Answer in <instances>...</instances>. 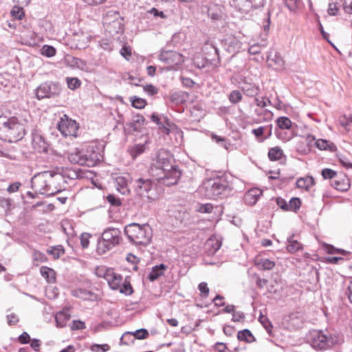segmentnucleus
I'll use <instances>...</instances> for the list:
<instances>
[{
  "label": "nucleus",
  "mask_w": 352,
  "mask_h": 352,
  "mask_svg": "<svg viewBox=\"0 0 352 352\" xmlns=\"http://www.w3.org/2000/svg\"><path fill=\"white\" fill-rule=\"evenodd\" d=\"M63 177L58 173L44 171L36 174L31 179V188L41 195L53 196L62 190Z\"/></svg>",
  "instance_id": "f257e3e1"
},
{
  "label": "nucleus",
  "mask_w": 352,
  "mask_h": 352,
  "mask_svg": "<svg viewBox=\"0 0 352 352\" xmlns=\"http://www.w3.org/2000/svg\"><path fill=\"white\" fill-rule=\"evenodd\" d=\"M104 147L102 144L91 143L80 149L76 148L69 154L68 159L72 164L93 167L102 160Z\"/></svg>",
  "instance_id": "f03ea898"
},
{
  "label": "nucleus",
  "mask_w": 352,
  "mask_h": 352,
  "mask_svg": "<svg viewBox=\"0 0 352 352\" xmlns=\"http://www.w3.org/2000/svg\"><path fill=\"white\" fill-rule=\"evenodd\" d=\"M25 134L22 120L16 116L8 117L0 114V136L8 142H16Z\"/></svg>",
  "instance_id": "7ed1b4c3"
},
{
  "label": "nucleus",
  "mask_w": 352,
  "mask_h": 352,
  "mask_svg": "<svg viewBox=\"0 0 352 352\" xmlns=\"http://www.w3.org/2000/svg\"><path fill=\"white\" fill-rule=\"evenodd\" d=\"M232 184L223 177L210 178L205 180L200 188L201 192L210 199H217L228 196L232 191Z\"/></svg>",
  "instance_id": "20e7f679"
},
{
  "label": "nucleus",
  "mask_w": 352,
  "mask_h": 352,
  "mask_svg": "<svg viewBox=\"0 0 352 352\" xmlns=\"http://www.w3.org/2000/svg\"><path fill=\"white\" fill-rule=\"evenodd\" d=\"M124 231L129 241L135 245L146 246L151 243L153 236L152 229L146 223H132L125 226Z\"/></svg>",
  "instance_id": "39448f33"
},
{
  "label": "nucleus",
  "mask_w": 352,
  "mask_h": 352,
  "mask_svg": "<svg viewBox=\"0 0 352 352\" xmlns=\"http://www.w3.org/2000/svg\"><path fill=\"white\" fill-rule=\"evenodd\" d=\"M121 231L118 228H106L98 242V252L105 253L115 246L119 245L121 241Z\"/></svg>",
  "instance_id": "423d86ee"
},
{
  "label": "nucleus",
  "mask_w": 352,
  "mask_h": 352,
  "mask_svg": "<svg viewBox=\"0 0 352 352\" xmlns=\"http://www.w3.org/2000/svg\"><path fill=\"white\" fill-rule=\"evenodd\" d=\"M307 339L310 345L317 350H325L336 342L335 339L325 333L322 330L312 329L307 335Z\"/></svg>",
  "instance_id": "0eeeda50"
},
{
  "label": "nucleus",
  "mask_w": 352,
  "mask_h": 352,
  "mask_svg": "<svg viewBox=\"0 0 352 352\" xmlns=\"http://www.w3.org/2000/svg\"><path fill=\"white\" fill-rule=\"evenodd\" d=\"M134 189L137 195L148 200L155 199L156 193V184L148 178L140 177L134 182Z\"/></svg>",
  "instance_id": "6e6552de"
},
{
  "label": "nucleus",
  "mask_w": 352,
  "mask_h": 352,
  "mask_svg": "<svg viewBox=\"0 0 352 352\" xmlns=\"http://www.w3.org/2000/svg\"><path fill=\"white\" fill-rule=\"evenodd\" d=\"M56 128L64 137H76L79 125L75 120L69 118L66 114H63L58 121Z\"/></svg>",
  "instance_id": "1a4fd4ad"
},
{
  "label": "nucleus",
  "mask_w": 352,
  "mask_h": 352,
  "mask_svg": "<svg viewBox=\"0 0 352 352\" xmlns=\"http://www.w3.org/2000/svg\"><path fill=\"white\" fill-rule=\"evenodd\" d=\"M61 93V88L58 82L52 81L45 82L36 89V97L38 100L52 98Z\"/></svg>",
  "instance_id": "9d476101"
},
{
  "label": "nucleus",
  "mask_w": 352,
  "mask_h": 352,
  "mask_svg": "<svg viewBox=\"0 0 352 352\" xmlns=\"http://www.w3.org/2000/svg\"><path fill=\"white\" fill-rule=\"evenodd\" d=\"M172 157L169 153L165 151H161L157 155L155 163L153 164L151 171L153 175L155 176L156 173H162L167 171L168 169L172 168L174 165L171 164Z\"/></svg>",
  "instance_id": "9b49d317"
},
{
  "label": "nucleus",
  "mask_w": 352,
  "mask_h": 352,
  "mask_svg": "<svg viewBox=\"0 0 352 352\" xmlns=\"http://www.w3.org/2000/svg\"><path fill=\"white\" fill-rule=\"evenodd\" d=\"M156 179L161 182L163 184L170 186L177 184L181 177V172L177 166L174 165L172 168H168L167 171L156 173Z\"/></svg>",
  "instance_id": "f8f14e48"
},
{
  "label": "nucleus",
  "mask_w": 352,
  "mask_h": 352,
  "mask_svg": "<svg viewBox=\"0 0 352 352\" xmlns=\"http://www.w3.org/2000/svg\"><path fill=\"white\" fill-rule=\"evenodd\" d=\"M202 50L206 61L216 67L220 65L219 51L212 42L206 41L203 46Z\"/></svg>",
  "instance_id": "ddd939ff"
},
{
  "label": "nucleus",
  "mask_w": 352,
  "mask_h": 352,
  "mask_svg": "<svg viewBox=\"0 0 352 352\" xmlns=\"http://www.w3.org/2000/svg\"><path fill=\"white\" fill-rule=\"evenodd\" d=\"M158 57L159 60L171 66L179 65L184 63L182 54L176 51L161 50Z\"/></svg>",
  "instance_id": "4468645a"
},
{
  "label": "nucleus",
  "mask_w": 352,
  "mask_h": 352,
  "mask_svg": "<svg viewBox=\"0 0 352 352\" xmlns=\"http://www.w3.org/2000/svg\"><path fill=\"white\" fill-rule=\"evenodd\" d=\"M224 49L229 53L235 54L241 48V42L234 36H229L222 41Z\"/></svg>",
  "instance_id": "2eb2a0df"
},
{
  "label": "nucleus",
  "mask_w": 352,
  "mask_h": 352,
  "mask_svg": "<svg viewBox=\"0 0 352 352\" xmlns=\"http://www.w3.org/2000/svg\"><path fill=\"white\" fill-rule=\"evenodd\" d=\"M32 144L33 148L38 153H47L48 144L44 138L36 132L32 133Z\"/></svg>",
  "instance_id": "dca6fc26"
},
{
  "label": "nucleus",
  "mask_w": 352,
  "mask_h": 352,
  "mask_svg": "<svg viewBox=\"0 0 352 352\" xmlns=\"http://www.w3.org/2000/svg\"><path fill=\"white\" fill-rule=\"evenodd\" d=\"M162 118L155 113H153L151 116V120L153 122L155 123L160 131V132L164 135H168L170 133V122L167 117Z\"/></svg>",
  "instance_id": "f3484780"
},
{
  "label": "nucleus",
  "mask_w": 352,
  "mask_h": 352,
  "mask_svg": "<svg viewBox=\"0 0 352 352\" xmlns=\"http://www.w3.org/2000/svg\"><path fill=\"white\" fill-rule=\"evenodd\" d=\"M239 87L243 94L248 97H255L259 92V87L255 84L248 81L247 78H245L240 83Z\"/></svg>",
  "instance_id": "a211bd4d"
},
{
  "label": "nucleus",
  "mask_w": 352,
  "mask_h": 352,
  "mask_svg": "<svg viewBox=\"0 0 352 352\" xmlns=\"http://www.w3.org/2000/svg\"><path fill=\"white\" fill-rule=\"evenodd\" d=\"M104 277L111 289L117 290L120 288L122 282V276L108 270Z\"/></svg>",
  "instance_id": "6ab92c4d"
},
{
  "label": "nucleus",
  "mask_w": 352,
  "mask_h": 352,
  "mask_svg": "<svg viewBox=\"0 0 352 352\" xmlns=\"http://www.w3.org/2000/svg\"><path fill=\"white\" fill-rule=\"evenodd\" d=\"M223 7L217 3H211L208 8V16L212 21H219L223 16Z\"/></svg>",
  "instance_id": "aec40b11"
},
{
  "label": "nucleus",
  "mask_w": 352,
  "mask_h": 352,
  "mask_svg": "<svg viewBox=\"0 0 352 352\" xmlns=\"http://www.w3.org/2000/svg\"><path fill=\"white\" fill-rule=\"evenodd\" d=\"M70 309L67 307L63 308L61 311L57 312L55 315V320L58 327H64L67 325V322L70 319Z\"/></svg>",
  "instance_id": "412c9836"
},
{
  "label": "nucleus",
  "mask_w": 352,
  "mask_h": 352,
  "mask_svg": "<svg viewBox=\"0 0 352 352\" xmlns=\"http://www.w3.org/2000/svg\"><path fill=\"white\" fill-rule=\"evenodd\" d=\"M267 60L270 62V65L275 67L276 69H282L285 65V61L280 53L273 52L271 51L269 52L267 56Z\"/></svg>",
  "instance_id": "4be33fe9"
},
{
  "label": "nucleus",
  "mask_w": 352,
  "mask_h": 352,
  "mask_svg": "<svg viewBox=\"0 0 352 352\" xmlns=\"http://www.w3.org/2000/svg\"><path fill=\"white\" fill-rule=\"evenodd\" d=\"M72 295L83 300L94 301L98 298V295L85 289H77L72 291Z\"/></svg>",
  "instance_id": "5701e85b"
},
{
  "label": "nucleus",
  "mask_w": 352,
  "mask_h": 352,
  "mask_svg": "<svg viewBox=\"0 0 352 352\" xmlns=\"http://www.w3.org/2000/svg\"><path fill=\"white\" fill-rule=\"evenodd\" d=\"M166 268V265L164 263H160V265L153 266L151 272L148 273L147 278L151 282L157 280L164 274Z\"/></svg>",
  "instance_id": "b1692460"
},
{
  "label": "nucleus",
  "mask_w": 352,
  "mask_h": 352,
  "mask_svg": "<svg viewBox=\"0 0 352 352\" xmlns=\"http://www.w3.org/2000/svg\"><path fill=\"white\" fill-rule=\"evenodd\" d=\"M221 247V241L215 238L208 239L205 244L206 252L208 255L214 254Z\"/></svg>",
  "instance_id": "393cba45"
},
{
  "label": "nucleus",
  "mask_w": 352,
  "mask_h": 352,
  "mask_svg": "<svg viewBox=\"0 0 352 352\" xmlns=\"http://www.w3.org/2000/svg\"><path fill=\"white\" fill-rule=\"evenodd\" d=\"M331 186L340 191H347L350 188L349 179L346 177H336L332 182Z\"/></svg>",
  "instance_id": "a878e982"
},
{
  "label": "nucleus",
  "mask_w": 352,
  "mask_h": 352,
  "mask_svg": "<svg viewBox=\"0 0 352 352\" xmlns=\"http://www.w3.org/2000/svg\"><path fill=\"white\" fill-rule=\"evenodd\" d=\"M40 273L47 283H54L56 282V272L53 269L47 266H42L40 268Z\"/></svg>",
  "instance_id": "bb28decb"
},
{
  "label": "nucleus",
  "mask_w": 352,
  "mask_h": 352,
  "mask_svg": "<svg viewBox=\"0 0 352 352\" xmlns=\"http://www.w3.org/2000/svg\"><path fill=\"white\" fill-rule=\"evenodd\" d=\"M147 122L142 115L139 113L133 116L132 122L129 124V126L134 131H140V126L146 125Z\"/></svg>",
  "instance_id": "cd10ccee"
},
{
  "label": "nucleus",
  "mask_w": 352,
  "mask_h": 352,
  "mask_svg": "<svg viewBox=\"0 0 352 352\" xmlns=\"http://www.w3.org/2000/svg\"><path fill=\"white\" fill-rule=\"evenodd\" d=\"M10 77L8 74L0 75V90L3 92H9L13 87L12 82L10 80Z\"/></svg>",
  "instance_id": "c85d7f7f"
},
{
  "label": "nucleus",
  "mask_w": 352,
  "mask_h": 352,
  "mask_svg": "<svg viewBox=\"0 0 352 352\" xmlns=\"http://www.w3.org/2000/svg\"><path fill=\"white\" fill-rule=\"evenodd\" d=\"M296 184L299 188L309 190V189L314 184V179L311 176L301 177L296 181Z\"/></svg>",
  "instance_id": "c756f323"
},
{
  "label": "nucleus",
  "mask_w": 352,
  "mask_h": 352,
  "mask_svg": "<svg viewBox=\"0 0 352 352\" xmlns=\"http://www.w3.org/2000/svg\"><path fill=\"white\" fill-rule=\"evenodd\" d=\"M315 145L318 149L322 151H333V149L336 148V146L333 142L324 139H318L316 140Z\"/></svg>",
  "instance_id": "7c9ffc66"
},
{
  "label": "nucleus",
  "mask_w": 352,
  "mask_h": 352,
  "mask_svg": "<svg viewBox=\"0 0 352 352\" xmlns=\"http://www.w3.org/2000/svg\"><path fill=\"white\" fill-rule=\"evenodd\" d=\"M237 338L240 341H245L249 343L255 340L252 332L247 329L239 331L237 333Z\"/></svg>",
  "instance_id": "2f4dec72"
},
{
  "label": "nucleus",
  "mask_w": 352,
  "mask_h": 352,
  "mask_svg": "<svg viewBox=\"0 0 352 352\" xmlns=\"http://www.w3.org/2000/svg\"><path fill=\"white\" fill-rule=\"evenodd\" d=\"M63 177L62 182H67L65 181V178H69V179H76L78 178L79 175L77 170L72 168L63 169L61 173H58Z\"/></svg>",
  "instance_id": "473e14b6"
},
{
  "label": "nucleus",
  "mask_w": 352,
  "mask_h": 352,
  "mask_svg": "<svg viewBox=\"0 0 352 352\" xmlns=\"http://www.w3.org/2000/svg\"><path fill=\"white\" fill-rule=\"evenodd\" d=\"M287 241L289 244L287 246V250L291 253H295L302 248L301 243L294 239V235L289 236Z\"/></svg>",
  "instance_id": "72a5a7b5"
},
{
  "label": "nucleus",
  "mask_w": 352,
  "mask_h": 352,
  "mask_svg": "<svg viewBox=\"0 0 352 352\" xmlns=\"http://www.w3.org/2000/svg\"><path fill=\"white\" fill-rule=\"evenodd\" d=\"M283 155V151L278 146L271 148L268 151V157L270 161H277L281 159Z\"/></svg>",
  "instance_id": "f704fd0d"
},
{
  "label": "nucleus",
  "mask_w": 352,
  "mask_h": 352,
  "mask_svg": "<svg viewBox=\"0 0 352 352\" xmlns=\"http://www.w3.org/2000/svg\"><path fill=\"white\" fill-rule=\"evenodd\" d=\"M0 207L2 208L6 215L14 207V202L10 198L0 197Z\"/></svg>",
  "instance_id": "c9c22d12"
},
{
  "label": "nucleus",
  "mask_w": 352,
  "mask_h": 352,
  "mask_svg": "<svg viewBox=\"0 0 352 352\" xmlns=\"http://www.w3.org/2000/svg\"><path fill=\"white\" fill-rule=\"evenodd\" d=\"M118 289L121 294H123L126 296H130L133 292V289L130 281L127 280V278H126L124 281L122 280Z\"/></svg>",
  "instance_id": "e433bc0d"
},
{
  "label": "nucleus",
  "mask_w": 352,
  "mask_h": 352,
  "mask_svg": "<svg viewBox=\"0 0 352 352\" xmlns=\"http://www.w3.org/2000/svg\"><path fill=\"white\" fill-rule=\"evenodd\" d=\"M47 252L52 255L54 259H58L65 253V250L62 245H56L47 249Z\"/></svg>",
  "instance_id": "4c0bfd02"
},
{
  "label": "nucleus",
  "mask_w": 352,
  "mask_h": 352,
  "mask_svg": "<svg viewBox=\"0 0 352 352\" xmlns=\"http://www.w3.org/2000/svg\"><path fill=\"white\" fill-rule=\"evenodd\" d=\"M257 266L263 270H270L275 266V263L268 258H261L257 263Z\"/></svg>",
  "instance_id": "58836bf2"
},
{
  "label": "nucleus",
  "mask_w": 352,
  "mask_h": 352,
  "mask_svg": "<svg viewBox=\"0 0 352 352\" xmlns=\"http://www.w3.org/2000/svg\"><path fill=\"white\" fill-rule=\"evenodd\" d=\"M32 257L34 265H38L40 263H45L47 261L46 255L38 250L33 252Z\"/></svg>",
  "instance_id": "ea45409f"
},
{
  "label": "nucleus",
  "mask_w": 352,
  "mask_h": 352,
  "mask_svg": "<svg viewBox=\"0 0 352 352\" xmlns=\"http://www.w3.org/2000/svg\"><path fill=\"white\" fill-rule=\"evenodd\" d=\"M130 102L133 107L139 109H143L146 104V100L135 96L130 98Z\"/></svg>",
  "instance_id": "a19ab883"
},
{
  "label": "nucleus",
  "mask_w": 352,
  "mask_h": 352,
  "mask_svg": "<svg viewBox=\"0 0 352 352\" xmlns=\"http://www.w3.org/2000/svg\"><path fill=\"white\" fill-rule=\"evenodd\" d=\"M278 126L281 129H289L292 127V121L285 116L279 117L276 120Z\"/></svg>",
  "instance_id": "79ce46f5"
},
{
  "label": "nucleus",
  "mask_w": 352,
  "mask_h": 352,
  "mask_svg": "<svg viewBox=\"0 0 352 352\" xmlns=\"http://www.w3.org/2000/svg\"><path fill=\"white\" fill-rule=\"evenodd\" d=\"M242 98V94L239 90H233L228 95L229 101L233 104H236L241 102Z\"/></svg>",
  "instance_id": "37998d69"
},
{
  "label": "nucleus",
  "mask_w": 352,
  "mask_h": 352,
  "mask_svg": "<svg viewBox=\"0 0 352 352\" xmlns=\"http://www.w3.org/2000/svg\"><path fill=\"white\" fill-rule=\"evenodd\" d=\"M288 204V211L296 212L300 208L301 201L298 197H292Z\"/></svg>",
  "instance_id": "c03bdc74"
},
{
  "label": "nucleus",
  "mask_w": 352,
  "mask_h": 352,
  "mask_svg": "<svg viewBox=\"0 0 352 352\" xmlns=\"http://www.w3.org/2000/svg\"><path fill=\"white\" fill-rule=\"evenodd\" d=\"M67 85L71 90H75L81 85V81L75 77H67L66 78Z\"/></svg>",
  "instance_id": "a18cd8bd"
},
{
  "label": "nucleus",
  "mask_w": 352,
  "mask_h": 352,
  "mask_svg": "<svg viewBox=\"0 0 352 352\" xmlns=\"http://www.w3.org/2000/svg\"><path fill=\"white\" fill-rule=\"evenodd\" d=\"M134 342V338L131 331H126L120 338V344L129 345Z\"/></svg>",
  "instance_id": "49530a36"
},
{
  "label": "nucleus",
  "mask_w": 352,
  "mask_h": 352,
  "mask_svg": "<svg viewBox=\"0 0 352 352\" xmlns=\"http://www.w3.org/2000/svg\"><path fill=\"white\" fill-rule=\"evenodd\" d=\"M11 15L14 19L21 20L25 15L23 8L14 6L11 10Z\"/></svg>",
  "instance_id": "de8ad7c7"
},
{
  "label": "nucleus",
  "mask_w": 352,
  "mask_h": 352,
  "mask_svg": "<svg viewBox=\"0 0 352 352\" xmlns=\"http://www.w3.org/2000/svg\"><path fill=\"white\" fill-rule=\"evenodd\" d=\"M134 340L135 339L142 340L148 337V331L146 329H140L132 332Z\"/></svg>",
  "instance_id": "09e8293b"
},
{
  "label": "nucleus",
  "mask_w": 352,
  "mask_h": 352,
  "mask_svg": "<svg viewBox=\"0 0 352 352\" xmlns=\"http://www.w3.org/2000/svg\"><path fill=\"white\" fill-rule=\"evenodd\" d=\"M56 49L51 45H45L42 48V54L47 57H52L56 55Z\"/></svg>",
  "instance_id": "8fccbe9b"
},
{
  "label": "nucleus",
  "mask_w": 352,
  "mask_h": 352,
  "mask_svg": "<svg viewBox=\"0 0 352 352\" xmlns=\"http://www.w3.org/2000/svg\"><path fill=\"white\" fill-rule=\"evenodd\" d=\"M321 175L324 179H336L337 173L331 168H324L322 170Z\"/></svg>",
  "instance_id": "3c124183"
},
{
  "label": "nucleus",
  "mask_w": 352,
  "mask_h": 352,
  "mask_svg": "<svg viewBox=\"0 0 352 352\" xmlns=\"http://www.w3.org/2000/svg\"><path fill=\"white\" fill-rule=\"evenodd\" d=\"M90 349L93 352H107L110 349V346L107 344H94L91 346Z\"/></svg>",
  "instance_id": "603ef678"
},
{
  "label": "nucleus",
  "mask_w": 352,
  "mask_h": 352,
  "mask_svg": "<svg viewBox=\"0 0 352 352\" xmlns=\"http://www.w3.org/2000/svg\"><path fill=\"white\" fill-rule=\"evenodd\" d=\"M145 151V145L144 144H135L133 147L131 148V153L133 157H137L138 155H141Z\"/></svg>",
  "instance_id": "864d4df0"
},
{
  "label": "nucleus",
  "mask_w": 352,
  "mask_h": 352,
  "mask_svg": "<svg viewBox=\"0 0 352 352\" xmlns=\"http://www.w3.org/2000/svg\"><path fill=\"white\" fill-rule=\"evenodd\" d=\"M107 201L110 204L111 206L119 207L121 206V200L116 195L110 194L107 196Z\"/></svg>",
  "instance_id": "5fc2aeb1"
},
{
  "label": "nucleus",
  "mask_w": 352,
  "mask_h": 352,
  "mask_svg": "<svg viewBox=\"0 0 352 352\" xmlns=\"http://www.w3.org/2000/svg\"><path fill=\"white\" fill-rule=\"evenodd\" d=\"M265 126H259L257 129H254L252 130V133L254 135L256 138L261 142V140L263 138V136L265 135Z\"/></svg>",
  "instance_id": "6e6d98bb"
},
{
  "label": "nucleus",
  "mask_w": 352,
  "mask_h": 352,
  "mask_svg": "<svg viewBox=\"0 0 352 352\" xmlns=\"http://www.w3.org/2000/svg\"><path fill=\"white\" fill-rule=\"evenodd\" d=\"M255 104L260 107L264 108L268 104H272V102L269 98H262L261 99L255 97L254 98Z\"/></svg>",
  "instance_id": "4d7b16f0"
},
{
  "label": "nucleus",
  "mask_w": 352,
  "mask_h": 352,
  "mask_svg": "<svg viewBox=\"0 0 352 352\" xmlns=\"http://www.w3.org/2000/svg\"><path fill=\"white\" fill-rule=\"evenodd\" d=\"M91 237V234H88V233H82L81 235H80V244H81V246L83 249H86L88 248L89 246V239Z\"/></svg>",
  "instance_id": "13d9d810"
},
{
  "label": "nucleus",
  "mask_w": 352,
  "mask_h": 352,
  "mask_svg": "<svg viewBox=\"0 0 352 352\" xmlns=\"http://www.w3.org/2000/svg\"><path fill=\"white\" fill-rule=\"evenodd\" d=\"M285 6L291 11L295 10L300 3V0H284Z\"/></svg>",
  "instance_id": "bf43d9fd"
},
{
  "label": "nucleus",
  "mask_w": 352,
  "mask_h": 352,
  "mask_svg": "<svg viewBox=\"0 0 352 352\" xmlns=\"http://www.w3.org/2000/svg\"><path fill=\"white\" fill-rule=\"evenodd\" d=\"M198 289L200 291V295L202 297L206 298L208 296L210 290L206 283L202 282L199 283L198 285Z\"/></svg>",
  "instance_id": "052dcab7"
},
{
  "label": "nucleus",
  "mask_w": 352,
  "mask_h": 352,
  "mask_svg": "<svg viewBox=\"0 0 352 352\" xmlns=\"http://www.w3.org/2000/svg\"><path fill=\"white\" fill-rule=\"evenodd\" d=\"M85 324L84 322L81 320H73L72 324L71 325V329L74 330H81L85 329Z\"/></svg>",
  "instance_id": "680f3d73"
},
{
  "label": "nucleus",
  "mask_w": 352,
  "mask_h": 352,
  "mask_svg": "<svg viewBox=\"0 0 352 352\" xmlns=\"http://www.w3.org/2000/svg\"><path fill=\"white\" fill-rule=\"evenodd\" d=\"M251 4V7L254 9L262 8L265 6L266 0H246Z\"/></svg>",
  "instance_id": "e2e57ef3"
},
{
  "label": "nucleus",
  "mask_w": 352,
  "mask_h": 352,
  "mask_svg": "<svg viewBox=\"0 0 352 352\" xmlns=\"http://www.w3.org/2000/svg\"><path fill=\"white\" fill-rule=\"evenodd\" d=\"M144 91L148 95V96H154L157 94L158 91L157 89L153 86V85H146L144 86L143 87Z\"/></svg>",
  "instance_id": "0e129e2a"
},
{
  "label": "nucleus",
  "mask_w": 352,
  "mask_h": 352,
  "mask_svg": "<svg viewBox=\"0 0 352 352\" xmlns=\"http://www.w3.org/2000/svg\"><path fill=\"white\" fill-rule=\"evenodd\" d=\"M261 47L262 45H259L258 43H255L250 46V47L248 48V52L250 54H258L260 53Z\"/></svg>",
  "instance_id": "69168bd1"
},
{
  "label": "nucleus",
  "mask_w": 352,
  "mask_h": 352,
  "mask_svg": "<svg viewBox=\"0 0 352 352\" xmlns=\"http://www.w3.org/2000/svg\"><path fill=\"white\" fill-rule=\"evenodd\" d=\"M170 100L172 102H174L177 104L181 103L184 102V98L182 95L179 92H175L170 95Z\"/></svg>",
  "instance_id": "338daca9"
},
{
  "label": "nucleus",
  "mask_w": 352,
  "mask_h": 352,
  "mask_svg": "<svg viewBox=\"0 0 352 352\" xmlns=\"http://www.w3.org/2000/svg\"><path fill=\"white\" fill-rule=\"evenodd\" d=\"M276 204L282 210L285 211H288L289 204L285 199L282 197H278L276 199Z\"/></svg>",
  "instance_id": "774afa93"
}]
</instances>
